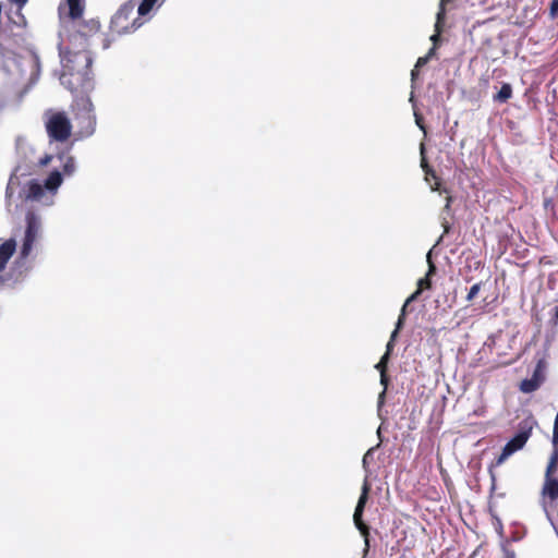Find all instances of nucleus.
Listing matches in <instances>:
<instances>
[{
    "instance_id": "nucleus-1",
    "label": "nucleus",
    "mask_w": 558,
    "mask_h": 558,
    "mask_svg": "<svg viewBox=\"0 0 558 558\" xmlns=\"http://www.w3.org/2000/svg\"><path fill=\"white\" fill-rule=\"evenodd\" d=\"M61 84L75 96H89L94 89L92 57L88 51H62Z\"/></svg>"
},
{
    "instance_id": "nucleus-2",
    "label": "nucleus",
    "mask_w": 558,
    "mask_h": 558,
    "mask_svg": "<svg viewBox=\"0 0 558 558\" xmlns=\"http://www.w3.org/2000/svg\"><path fill=\"white\" fill-rule=\"evenodd\" d=\"M135 4L126 2L114 13L111 17L109 34L102 39V48L108 49L111 43L116 39V36L130 34L142 26L143 22L140 15L135 16L134 13Z\"/></svg>"
},
{
    "instance_id": "nucleus-3",
    "label": "nucleus",
    "mask_w": 558,
    "mask_h": 558,
    "mask_svg": "<svg viewBox=\"0 0 558 558\" xmlns=\"http://www.w3.org/2000/svg\"><path fill=\"white\" fill-rule=\"evenodd\" d=\"M71 110L77 124L78 137L92 136L96 131L97 118L89 96H75L71 104Z\"/></svg>"
},
{
    "instance_id": "nucleus-4",
    "label": "nucleus",
    "mask_w": 558,
    "mask_h": 558,
    "mask_svg": "<svg viewBox=\"0 0 558 558\" xmlns=\"http://www.w3.org/2000/svg\"><path fill=\"white\" fill-rule=\"evenodd\" d=\"M45 129L50 141L65 143L72 135V122L65 111L48 109L44 113Z\"/></svg>"
},
{
    "instance_id": "nucleus-5",
    "label": "nucleus",
    "mask_w": 558,
    "mask_h": 558,
    "mask_svg": "<svg viewBox=\"0 0 558 558\" xmlns=\"http://www.w3.org/2000/svg\"><path fill=\"white\" fill-rule=\"evenodd\" d=\"M534 422L532 420H523L519 424L518 433L502 448L497 459V464H501L511 454L522 449L532 435Z\"/></svg>"
},
{
    "instance_id": "nucleus-6",
    "label": "nucleus",
    "mask_w": 558,
    "mask_h": 558,
    "mask_svg": "<svg viewBox=\"0 0 558 558\" xmlns=\"http://www.w3.org/2000/svg\"><path fill=\"white\" fill-rule=\"evenodd\" d=\"M25 221L26 229L23 239V244L21 247L22 257H27L31 254L33 245L39 236L41 227L39 217L33 210H28L26 213Z\"/></svg>"
},
{
    "instance_id": "nucleus-7",
    "label": "nucleus",
    "mask_w": 558,
    "mask_h": 558,
    "mask_svg": "<svg viewBox=\"0 0 558 558\" xmlns=\"http://www.w3.org/2000/svg\"><path fill=\"white\" fill-rule=\"evenodd\" d=\"M368 492L369 490H362V494L359 498V501H357V505L355 507L354 514H353L354 524L357 527V530L361 532V534L365 536L366 545H368L367 537H368L369 532H368V526L363 522L362 517H363V511H364L365 505L368 499Z\"/></svg>"
},
{
    "instance_id": "nucleus-8",
    "label": "nucleus",
    "mask_w": 558,
    "mask_h": 558,
    "mask_svg": "<svg viewBox=\"0 0 558 558\" xmlns=\"http://www.w3.org/2000/svg\"><path fill=\"white\" fill-rule=\"evenodd\" d=\"M506 498V493L492 490L488 508L489 512L494 518H497L498 513L504 512L508 509V505L502 504V500Z\"/></svg>"
},
{
    "instance_id": "nucleus-9",
    "label": "nucleus",
    "mask_w": 558,
    "mask_h": 558,
    "mask_svg": "<svg viewBox=\"0 0 558 558\" xmlns=\"http://www.w3.org/2000/svg\"><path fill=\"white\" fill-rule=\"evenodd\" d=\"M16 248L15 240L9 239L0 245V271L4 270Z\"/></svg>"
},
{
    "instance_id": "nucleus-10",
    "label": "nucleus",
    "mask_w": 558,
    "mask_h": 558,
    "mask_svg": "<svg viewBox=\"0 0 558 558\" xmlns=\"http://www.w3.org/2000/svg\"><path fill=\"white\" fill-rule=\"evenodd\" d=\"M100 29V22L96 19H90L87 21H81L76 25V31L80 35L84 37H89L97 34Z\"/></svg>"
},
{
    "instance_id": "nucleus-11",
    "label": "nucleus",
    "mask_w": 558,
    "mask_h": 558,
    "mask_svg": "<svg viewBox=\"0 0 558 558\" xmlns=\"http://www.w3.org/2000/svg\"><path fill=\"white\" fill-rule=\"evenodd\" d=\"M541 500L546 513L556 510L558 505V490H542Z\"/></svg>"
},
{
    "instance_id": "nucleus-12",
    "label": "nucleus",
    "mask_w": 558,
    "mask_h": 558,
    "mask_svg": "<svg viewBox=\"0 0 558 558\" xmlns=\"http://www.w3.org/2000/svg\"><path fill=\"white\" fill-rule=\"evenodd\" d=\"M389 359H390V356L388 354H384L380 357L379 362L375 365V368L380 373V384L384 386V390H383L380 397L386 393V390H387V387L389 384V378L387 375V367H388Z\"/></svg>"
},
{
    "instance_id": "nucleus-13",
    "label": "nucleus",
    "mask_w": 558,
    "mask_h": 558,
    "mask_svg": "<svg viewBox=\"0 0 558 558\" xmlns=\"http://www.w3.org/2000/svg\"><path fill=\"white\" fill-rule=\"evenodd\" d=\"M69 17L73 21L80 20L85 9V0H66Z\"/></svg>"
},
{
    "instance_id": "nucleus-14",
    "label": "nucleus",
    "mask_w": 558,
    "mask_h": 558,
    "mask_svg": "<svg viewBox=\"0 0 558 558\" xmlns=\"http://www.w3.org/2000/svg\"><path fill=\"white\" fill-rule=\"evenodd\" d=\"M404 319H405V305L402 306V310H401V313L398 317V322L396 324V328L395 330L392 331L391 336H390V339L387 343V347H386V352L385 354H388L390 356L391 352H392V349H393V342L397 338V335L399 332V330L402 328L403 326V323H404Z\"/></svg>"
},
{
    "instance_id": "nucleus-15",
    "label": "nucleus",
    "mask_w": 558,
    "mask_h": 558,
    "mask_svg": "<svg viewBox=\"0 0 558 558\" xmlns=\"http://www.w3.org/2000/svg\"><path fill=\"white\" fill-rule=\"evenodd\" d=\"M543 488H558V462L555 463L551 473L549 472V464L547 465Z\"/></svg>"
},
{
    "instance_id": "nucleus-16",
    "label": "nucleus",
    "mask_w": 558,
    "mask_h": 558,
    "mask_svg": "<svg viewBox=\"0 0 558 558\" xmlns=\"http://www.w3.org/2000/svg\"><path fill=\"white\" fill-rule=\"evenodd\" d=\"M430 288H432V280H430V277H428V275H426L424 278L418 280L417 290L405 301V303L403 305H405V307H407L408 304L410 302H412L413 300H415L417 298V295L421 294V292L423 290L430 289Z\"/></svg>"
},
{
    "instance_id": "nucleus-17",
    "label": "nucleus",
    "mask_w": 558,
    "mask_h": 558,
    "mask_svg": "<svg viewBox=\"0 0 558 558\" xmlns=\"http://www.w3.org/2000/svg\"><path fill=\"white\" fill-rule=\"evenodd\" d=\"M512 97V87L509 83H504L499 92L494 95L497 102H507Z\"/></svg>"
},
{
    "instance_id": "nucleus-18",
    "label": "nucleus",
    "mask_w": 558,
    "mask_h": 558,
    "mask_svg": "<svg viewBox=\"0 0 558 558\" xmlns=\"http://www.w3.org/2000/svg\"><path fill=\"white\" fill-rule=\"evenodd\" d=\"M541 386H542L541 383H538L536 379L531 377V378L523 379L520 383L519 388L523 393H531V392L536 391Z\"/></svg>"
},
{
    "instance_id": "nucleus-19",
    "label": "nucleus",
    "mask_w": 558,
    "mask_h": 558,
    "mask_svg": "<svg viewBox=\"0 0 558 558\" xmlns=\"http://www.w3.org/2000/svg\"><path fill=\"white\" fill-rule=\"evenodd\" d=\"M61 183H62V174L58 170H54V171L50 172V174L48 175V178L45 182V186L48 190H56L57 187L60 186Z\"/></svg>"
},
{
    "instance_id": "nucleus-20",
    "label": "nucleus",
    "mask_w": 558,
    "mask_h": 558,
    "mask_svg": "<svg viewBox=\"0 0 558 558\" xmlns=\"http://www.w3.org/2000/svg\"><path fill=\"white\" fill-rule=\"evenodd\" d=\"M545 369H546V361H545V359H539L534 368L532 378H534L538 383L543 384L546 379Z\"/></svg>"
},
{
    "instance_id": "nucleus-21",
    "label": "nucleus",
    "mask_w": 558,
    "mask_h": 558,
    "mask_svg": "<svg viewBox=\"0 0 558 558\" xmlns=\"http://www.w3.org/2000/svg\"><path fill=\"white\" fill-rule=\"evenodd\" d=\"M159 0H143L137 9V15L144 16L148 14Z\"/></svg>"
},
{
    "instance_id": "nucleus-22",
    "label": "nucleus",
    "mask_w": 558,
    "mask_h": 558,
    "mask_svg": "<svg viewBox=\"0 0 558 558\" xmlns=\"http://www.w3.org/2000/svg\"><path fill=\"white\" fill-rule=\"evenodd\" d=\"M75 170V162L73 157H65V161L63 163V173L66 175H71Z\"/></svg>"
},
{
    "instance_id": "nucleus-23",
    "label": "nucleus",
    "mask_w": 558,
    "mask_h": 558,
    "mask_svg": "<svg viewBox=\"0 0 558 558\" xmlns=\"http://www.w3.org/2000/svg\"><path fill=\"white\" fill-rule=\"evenodd\" d=\"M554 445V451L550 456V459H549V472L551 473L553 470L555 469V463L558 462V441L557 442H553Z\"/></svg>"
},
{
    "instance_id": "nucleus-24",
    "label": "nucleus",
    "mask_w": 558,
    "mask_h": 558,
    "mask_svg": "<svg viewBox=\"0 0 558 558\" xmlns=\"http://www.w3.org/2000/svg\"><path fill=\"white\" fill-rule=\"evenodd\" d=\"M481 287H482V282H477L470 288L469 293L466 295L468 302H471L474 298H476L477 293L481 290Z\"/></svg>"
},
{
    "instance_id": "nucleus-25",
    "label": "nucleus",
    "mask_w": 558,
    "mask_h": 558,
    "mask_svg": "<svg viewBox=\"0 0 558 558\" xmlns=\"http://www.w3.org/2000/svg\"><path fill=\"white\" fill-rule=\"evenodd\" d=\"M549 16L551 19L558 17V0H553L549 7Z\"/></svg>"
},
{
    "instance_id": "nucleus-26",
    "label": "nucleus",
    "mask_w": 558,
    "mask_h": 558,
    "mask_svg": "<svg viewBox=\"0 0 558 558\" xmlns=\"http://www.w3.org/2000/svg\"><path fill=\"white\" fill-rule=\"evenodd\" d=\"M421 166H422V169L426 175V179L428 178L429 175V172H433V168L428 165L427 160L425 159V157L422 158V162H421Z\"/></svg>"
},
{
    "instance_id": "nucleus-27",
    "label": "nucleus",
    "mask_w": 558,
    "mask_h": 558,
    "mask_svg": "<svg viewBox=\"0 0 558 558\" xmlns=\"http://www.w3.org/2000/svg\"><path fill=\"white\" fill-rule=\"evenodd\" d=\"M502 558H515V553L512 549L504 547V556Z\"/></svg>"
},
{
    "instance_id": "nucleus-28",
    "label": "nucleus",
    "mask_w": 558,
    "mask_h": 558,
    "mask_svg": "<svg viewBox=\"0 0 558 558\" xmlns=\"http://www.w3.org/2000/svg\"><path fill=\"white\" fill-rule=\"evenodd\" d=\"M428 60H429V59H428V57H426V56H425V57H420V58L417 59V61H416L415 68H417V69H418V68H421V66L425 65V64L428 62Z\"/></svg>"
},
{
    "instance_id": "nucleus-29",
    "label": "nucleus",
    "mask_w": 558,
    "mask_h": 558,
    "mask_svg": "<svg viewBox=\"0 0 558 558\" xmlns=\"http://www.w3.org/2000/svg\"><path fill=\"white\" fill-rule=\"evenodd\" d=\"M52 159V156L50 155H46L45 157H43L40 160H39V165L40 166H47L49 165V162L51 161Z\"/></svg>"
},
{
    "instance_id": "nucleus-30",
    "label": "nucleus",
    "mask_w": 558,
    "mask_h": 558,
    "mask_svg": "<svg viewBox=\"0 0 558 558\" xmlns=\"http://www.w3.org/2000/svg\"><path fill=\"white\" fill-rule=\"evenodd\" d=\"M550 320L554 325L558 324V306L554 308V313Z\"/></svg>"
},
{
    "instance_id": "nucleus-31",
    "label": "nucleus",
    "mask_w": 558,
    "mask_h": 558,
    "mask_svg": "<svg viewBox=\"0 0 558 558\" xmlns=\"http://www.w3.org/2000/svg\"><path fill=\"white\" fill-rule=\"evenodd\" d=\"M428 262H429V267H428V271L426 275H428V277H430L436 271V266L430 262V259H428Z\"/></svg>"
},
{
    "instance_id": "nucleus-32",
    "label": "nucleus",
    "mask_w": 558,
    "mask_h": 558,
    "mask_svg": "<svg viewBox=\"0 0 558 558\" xmlns=\"http://www.w3.org/2000/svg\"><path fill=\"white\" fill-rule=\"evenodd\" d=\"M415 121H416V124L420 126V129L425 132V128H424V125L422 123V118L418 117L417 114H415Z\"/></svg>"
},
{
    "instance_id": "nucleus-33",
    "label": "nucleus",
    "mask_w": 558,
    "mask_h": 558,
    "mask_svg": "<svg viewBox=\"0 0 558 558\" xmlns=\"http://www.w3.org/2000/svg\"><path fill=\"white\" fill-rule=\"evenodd\" d=\"M32 192L36 195L37 193L41 192V187L38 184H33L31 186Z\"/></svg>"
},
{
    "instance_id": "nucleus-34",
    "label": "nucleus",
    "mask_w": 558,
    "mask_h": 558,
    "mask_svg": "<svg viewBox=\"0 0 558 558\" xmlns=\"http://www.w3.org/2000/svg\"><path fill=\"white\" fill-rule=\"evenodd\" d=\"M436 49H437V47H432V48L428 50V52H427L426 57H428V59H429V58H432V57L435 54Z\"/></svg>"
},
{
    "instance_id": "nucleus-35",
    "label": "nucleus",
    "mask_w": 558,
    "mask_h": 558,
    "mask_svg": "<svg viewBox=\"0 0 558 558\" xmlns=\"http://www.w3.org/2000/svg\"><path fill=\"white\" fill-rule=\"evenodd\" d=\"M417 68H414L411 72V80L414 81L417 76Z\"/></svg>"
},
{
    "instance_id": "nucleus-36",
    "label": "nucleus",
    "mask_w": 558,
    "mask_h": 558,
    "mask_svg": "<svg viewBox=\"0 0 558 558\" xmlns=\"http://www.w3.org/2000/svg\"><path fill=\"white\" fill-rule=\"evenodd\" d=\"M429 492L432 493L430 498H434V499L439 498V496H438V490H437V489L429 490Z\"/></svg>"
},
{
    "instance_id": "nucleus-37",
    "label": "nucleus",
    "mask_w": 558,
    "mask_h": 558,
    "mask_svg": "<svg viewBox=\"0 0 558 558\" xmlns=\"http://www.w3.org/2000/svg\"><path fill=\"white\" fill-rule=\"evenodd\" d=\"M371 453H372V450H368V451L365 453V456H364V458H363V463H365V462H366V460H367L368 456H371Z\"/></svg>"
},
{
    "instance_id": "nucleus-38",
    "label": "nucleus",
    "mask_w": 558,
    "mask_h": 558,
    "mask_svg": "<svg viewBox=\"0 0 558 558\" xmlns=\"http://www.w3.org/2000/svg\"><path fill=\"white\" fill-rule=\"evenodd\" d=\"M428 177H432L434 178L435 180H438L437 175H436V172L435 170L433 169V172H429V175Z\"/></svg>"
},
{
    "instance_id": "nucleus-39",
    "label": "nucleus",
    "mask_w": 558,
    "mask_h": 558,
    "mask_svg": "<svg viewBox=\"0 0 558 558\" xmlns=\"http://www.w3.org/2000/svg\"><path fill=\"white\" fill-rule=\"evenodd\" d=\"M362 488H363V489H366V488H368V487H367V484H366V482L364 483V485H363V487H362Z\"/></svg>"
},
{
    "instance_id": "nucleus-40",
    "label": "nucleus",
    "mask_w": 558,
    "mask_h": 558,
    "mask_svg": "<svg viewBox=\"0 0 558 558\" xmlns=\"http://www.w3.org/2000/svg\"><path fill=\"white\" fill-rule=\"evenodd\" d=\"M438 185H439V182H436V186H438ZM433 190H437V187H433Z\"/></svg>"
}]
</instances>
